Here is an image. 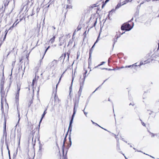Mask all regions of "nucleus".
Here are the masks:
<instances>
[{
  "instance_id": "nucleus-61",
  "label": "nucleus",
  "mask_w": 159,
  "mask_h": 159,
  "mask_svg": "<svg viewBox=\"0 0 159 159\" xmlns=\"http://www.w3.org/2000/svg\"><path fill=\"white\" fill-rule=\"evenodd\" d=\"M44 55H45V54H44ZM44 57V56H43V58Z\"/></svg>"
},
{
  "instance_id": "nucleus-23",
  "label": "nucleus",
  "mask_w": 159,
  "mask_h": 159,
  "mask_svg": "<svg viewBox=\"0 0 159 159\" xmlns=\"http://www.w3.org/2000/svg\"><path fill=\"white\" fill-rule=\"evenodd\" d=\"M130 67H132V65H130L129 66H126L125 67V68H130Z\"/></svg>"
},
{
  "instance_id": "nucleus-48",
  "label": "nucleus",
  "mask_w": 159,
  "mask_h": 159,
  "mask_svg": "<svg viewBox=\"0 0 159 159\" xmlns=\"http://www.w3.org/2000/svg\"><path fill=\"white\" fill-rule=\"evenodd\" d=\"M91 52H90V53H89V54H90V57H90V56H91Z\"/></svg>"
},
{
  "instance_id": "nucleus-41",
  "label": "nucleus",
  "mask_w": 159,
  "mask_h": 159,
  "mask_svg": "<svg viewBox=\"0 0 159 159\" xmlns=\"http://www.w3.org/2000/svg\"><path fill=\"white\" fill-rule=\"evenodd\" d=\"M125 68V67H124L122 66L120 68V69H122V68Z\"/></svg>"
},
{
  "instance_id": "nucleus-54",
  "label": "nucleus",
  "mask_w": 159,
  "mask_h": 159,
  "mask_svg": "<svg viewBox=\"0 0 159 159\" xmlns=\"http://www.w3.org/2000/svg\"><path fill=\"white\" fill-rule=\"evenodd\" d=\"M106 69V70H107V68H104L103 69Z\"/></svg>"
},
{
  "instance_id": "nucleus-5",
  "label": "nucleus",
  "mask_w": 159,
  "mask_h": 159,
  "mask_svg": "<svg viewBox=\"0 0 159 159\" xmlns=\"http://www.w3.org/2000/svg\"><path fill=\"white\" fill-rule=\"evenodd\" d=\"M4 106L6 110H7L8 108V104L6 102V101H5L1 102V110L2 112H4Z\"/></svg>"
},
{
  "instance_id": "nucleus-46",
  "label": "nucleus",
  "mask_w": 159,
  "mask_h": 159,
  "mask_svg": "<svg viewBox=\"0 0 159 159\" xmlns=\"http://www.w3.org/2000/svg\"><path fill=\"white\" fill-rule=\"evenodd\" d=\"M137 151H138V152H142L141 151H138V150H137Z\"/></svg>"
},
{
  "instance_id": "nucleus-8",
  "label": "nucleus",
  "mask_w": 159,
  "mask_h": 159,
  "mask_svg": "<svg viewBox=\"0 0 159 159\" xmlns=\"http://www.w3.org/2000/svg\"><path fill=\"white\" fill-rule=\"evenodd\" d=\"M20 89V87H18L15 98L16 103L17 105L19 103V93Z\"/></svg>"
},
{
  "instance_id": "nucleus-29",
  "label": "nucleus",
  "mask_w": 159,
  "mask_h": 159,
  "mask_svg": "<svg viewBox=\"0 0 159 159\" xmlns=\"http://www.w3.org/2000/svg\"><path fill=\"white\" fill-rule=\"evenodd\" d=\"M97 41H98V40H97L96 41V42H95V43H94V44L92 46V48H93L94 47V46L95 45V43L97 42Z\"/></svg>"
},
{
  "instance_id": "nucleus-37",
  "label": "nucleus",
  "mask_w": 159,
  "mask_h": 159,
  "mask_svg": "<svg viewBox=\"0 0 159 159\" xmlns=\"http://www.w3.org/2000/svg\"><path fill=\"white\" fill-rule=\"evenodd\" d=\"M48 49V48H47L46 49V50H45V52H44V54H45V53H46V52L47 51V50Z\"/></svg>"
},
{
  "instance_id": "nucleus-32",
  "label": "nucleus",
  "mask_w": 159,
  "mask_h": 159,
  "mask_svg": "<svg viewBox=\"0 0 159 159\" xmlns=\"http://www.w3.org/2000/svg\"><path fill=\"white\" fill-rule=\"evenodd\" d=\"M81 28L80 27H79V26H78V28H77V30H79Z\"/></svg>"
},
{
  "instance_id": "nucleus-17",
  "label": "nucleus",
  "mask_w": 159,
  "mask_h": 159,
  "mask_svg": "<svg viewBox=\"0 0 159 159\" xmlns=\"http://www.w3.org/2000/svg\"><path fill=\"white\" fill-rule=\"evenodd\" d=\"M115 11V10L114 9H113L111 10V11H110L109 12V14L108 15V17L109 19H110V14H111V12L112 11Z\"/></svg>"
},
{
  "instance_id": "nucleus-19",
  "label": "nucleus",
  "mask_w": 159,
  "mask_h": 159,
  "mask_svg": "<svg viewBox=\"0 0 159 159\" xmlns=\"http://www.w3.org/2000/svg\"><path fill=\"white\" fill-rule=\"evenodd\" d=\"M105 63V61H102L101 62V64H99V65H98L97 66H95V68H96L97 67H98V66H101V65H103V64Z\"/></svg>"
},
{
  "instance_id": "nucleus-7",
  "label": "nucleus",
  "mask_w": 159,
  "mask_h": 159,
  "mask_svg": "<svg viewBox=\"0 0 159 159\" xmlns=\"http://www.w3.org/2000/svg\"><path fill=\"white\" fill-rule=\"evenodd\" d=\"M57 61L54 60L49 64V66L51 68H54L57 66Z\"/></svg>"
},
{
  "instance_id": "nucleus-36",
  "label": "nucleus",
  "mask_w": 159,
  "mask_h": 159,
  "mask_svg": "<svg viewBox=\"0 0 159 159\" xmlns=\"http://www.w3.org/2000/svg\"><path fill=\"white\" fill-rule=\"evenodd\" d=\"M19 22H18L17 23H16V24L15 23V24H14V26H15Z\"/></svg>"
},
{
  "instance_id": "nucleus-22",
  "label": "nucleus",
  "mask_w": 159,
  "mask_h": 159,
  "mask_svg": "<svg viewBox=\"0 0 159 159\" xmlns=\"http://www.w3.org/2000/svg\"><path fill=\"white\" fill-rule=\"evenodd\" d=\"M137 63H135L133 65H132V67H136L137 66V65H136Z\"/></svg>"
},
{
  "instance_id": "nucleus-20",
  "label": "nucleus",
  "mask_w": 159,
  "mask_h": 159,
  "mask_svg": "<svg viewBox=\"0 0 159 159\" xmlns=\"http://www.w3.org/2000/svg\"><path fill=\"white\" fill-rule=\"evenodd\" d=\"M18 116L19 117V120H18V122L19 123L20 120V112L18 111Z\"/></svg>"
},
{
  "instance_id": "nucleus-51",
  "label": "nucleus",
  "mask_w": 159,
  "mask_h": 159,
  "mask_svg": "<svg viewBox=\"0 0 159 159\" xmlns=\"http://www.w3.org/2000/svg\"><path fill=\"white\" fill-rule=\"evenodd\" d=\"M150 156L151 157H152L153 158H154V157H152V156Z\"/></svg>"
},
{
  "instance_id": "nucleus-38",
  "label": "nucleus",
  "mask_w": 159,
  "mask_h": 159,
  "mask_svg": "<svg viewBox=\"0 0 159 159\" xmlns=\"http://www.w3.org/2000/svg\"><path fill=\"white\" fill-rule=\"evenodd\" d=\"M98 88H97L93 92V93H94L98 89Z\"/></svg>"
},
{
  "instance_id": "nucleus-4",
  "label": "nucleus",
  "mask_w": 159,
  "mask_h": 159,
  "mask_svg": "<svg viewBox=\"0 0 159 159\" xmlns=\"http://www.w3.org/2000/svg\"><path fill=\"white\" fill-rule=\"evenodd\" d=\"M61 77L59 79V81L58 83L56 85V89L54 91V92H53V93H54V98L55 102H56L58 103H59V99L57 96V88L58 84V83H59L60 80H61Z\"/></svg>"
},
{
  "instance_id": "nucleus-15",
  "label": "nucleus",
  "mask_w": 159,
  "mask_h": 159,
  "mask_svg": "<svg viewBox=\"0 0 159 159\" xmlns=\"http://www.w3.org/2000/svg\"><path fill=\"white\" fill-rule=\"evenodd\" d=\"M150 134L152 138L154 137L155 136H157V134H154L151 132H150Z\"/></svg>"
},
{
  "instance_id": "nucleus-2",
  "label": "nucleus",
  "mask_w": 159,
  "mask_h": 159,
  "mask_svg": "<svg viewBox=\"0 0 159 159\" xmlns=\"http://www.w3.org/2000/svg\"><path fill=\"white\" fill-rule=\"evenodd\" d=\"M87 71H86L84 73V74L83 75V78L81 79L80 80V88L79 90V91L78 92V95H79V96L80 97L81 94V93L82 92V89L83 88L84 85V83L85 81V75L87 73Z\"/></svg>"
},
{
  "instance_id": "nucleus-16",
  "label": "nucleus",
  "mask_w": 159,
  "mask_h": 159,
  "mask_svg": "<svg viewBox=\"0 0 159 159\" xmlns=\"http://www.w3.org/2000/svg\"><path fill=\"white\" fill-rule=\"evenodd\" d=\"M46 110L44 112H43V114L42 115V118H41V119L40 120V123H39V124H40V122L41 121H42V119L43 118V117H44V116L45 115L46 113Z\"/></svg>"
},
{
  "instance_id": "nucleus-14",
  "label": "nucleus",
  "mask_w": 159,
  "mask_h": 159,
  "mask_svg": "<svg viewBox=\"0 0 159 159\" xmlns=\"http://www.w3.org/2000/svg\"><path fill=\"white\" fill-rule=\"evenodd\" d=\"M55 36H53V38H51L50 40V41L52 43H53L55 41Z\"/></svg>"
},
{
  "instance_id": "nucleus-1",
  "label": "nucleus",
  "mask_w": 159,
  "mask_h": 159,
  "mask_svg": "<svg viewBox=\"0 0 159 159\" xmlns=\"http://www.w3.org/2000/svg\"><path fill=\"white\" fill-rule=\"evenodd\" d=\"M0 67L2 68L3 70V76L1 80V93L2 96H3L4 95V84L5 82V80L4 77V66L2 64L1 65Z\"/></svg>"
},
{
  "instance_id": "nucleus-26",
  "label": "nucleus",
  "mask_w": 159,
  "mask_h": 159,
  "mask_svg": "<svg viewBox=\"0 0 159 159\" xmlns=\"http://www.w3.org/2000/svg\"><path fill=\"white\" fill-rule=\"evenodd\" d=\"M35 80H36V79L35 78H34L33 80V83H32V85H34V81H35Z\"/></svg>"
},
{
  "instance_id": "nucleus-25",
  "label": "nucleus",
  "mask_w": 159,
  "mask_h": 159,
  "mask_svg": "<svg viewBox=\"0 0 159 159\" xmlns=\"http://www.w3.org/2000/svg\"><path fill=\"white\" fill-rule=\"evenodd\" d=\"M95 124L96 125H98V126H99L100 127H101L102 128V129H104V130H106V129H104V128H102V127H101L99 125H98L96 123H95Z\"/></svg>"
},
{
  "instance_id": "nucleus-13",
  "label": "nucleus",
  "mask_w": 159,
  "mask_h": 159,
  "mask_svg": "<svg viewBox=\"0 0 159 159\" xmlns=\"http://www.w3.org/2000/svg\"><path fill=\"white\" fill-rule=\"evenodd\" d=\"M74 77H75L74 75H72V82H71V85L70 88V94L72 90V86L73 82L74 80Z\"/></svg>"
},
{
  "instance_id": "nucleus-55",
  "label": "nucleus",
  "mask_w": 159,
  "mask_h": 159,
  "mask_svg": "<svg viewBox=\"0 0 159 159\" xmlns=\"http://www.w3.org/2000/svg\"><path fill=\"white\" fill-rule=\"evenodd\" d=\"M133 149H134V150H135V149H135V148H133Z\"/></svg>"
},
{
  "instance_id": "nucleus-58",
  "label": "nucleus",
  "mask_w": 159,
  "mask_h": 159,
  "mask_svg": "<svg viewBox=\"0 0 159 159\" xmlns=\"http://www.w3.org/2000/svg\"><path fill=\"white\" fill-rule=\"evenodd\" d=\"M147 1H150V0H146Z\"/></svg>"
},
{
  "instance_id": "nucleus-52",
  "label": "nucleus",
  "mask_w": 159,
  "mask_h": 159,
  "mask_svg": "<svg viewBox=\"0 0 159 159\" xmlns=\"http://www.w3.org/2000/svg\"><path fill=\"white\" fill-rule=\"evenodd\" d=\"M125 157L126 159H127V158L125 156Z\"/></svg>"
},
{
  "instance_id": "nucleus-43",
  "label": "nucleus",
  "mask_w": 159,
  "mask_h": 159,
  "mask_svg": "<svg viewBox=\"0 0 159 159\" xmlns=\"http://www.w3.org/2000/svg\"><path fill=\"white\" fill-rule=\"evenodd\" d=\"M105 4H103L102 5V8H103V7L105 5Z\"/></svg>"
},
{
  "instance_id": "nucleus-42",
  "label": "nucleus",
  "mask_w": 159,
  "mask_h": 159,
  "mask_svg": "<svg viewBox=\"0 0 159 159\" xmlns=\"http://www.w3.org/2000/svg\"><path fill=\"white\" fill-rule=\"evenodd\" d=\"M96 24V21L95 22V23L94 24V26H95Z\"/></svg>"
},
{
  "instance_id": "nucleus-35",
  "label": "nucleus",
  "mask_w": 159,
  "mask_h": 159,
  "mask_svg": "<svg viewBox=\"0 0 159 159\" xmlns=\"http://www.w3.org/2000/svg\"><path fill=\"white\" fill-rule=\"evenodd\" d=\"M69 140H70V146H71V139L70 138L69 139Z\"/></svg>"
},
{
  "instance_id": "nucleus-40",
  "label": "nucleus",
  "mask_w": 159,
  "mask_h": 159,
  "mask_svg": "<svg viewBox=\"0 0 159 159\" xmlns=\"http://www.w3.org/2000/svg\"><path fill=\"white\" fill-rule=\"evenodd\" d=\"M13 136L14 138L15 139V134H13Z\"/></svg>"
},
{
  "instance_id": "nucleus-50",
  "label": "nucleus",
  "mask_w": 159,
  "mask_h": 159,
  "mask_svg": "<svg viewBox=\"0 0 159 159\" xmlns=\"http://www.w3.org/2000/svg\"><path fill=\"white\" fill-rule=\"evenodd\" d=\"M150 156L151 157H152L153 158H154V157H152V156Z\"/></svg>"
},
{
  "instance_id": "nucleus-18",
  "label": "nucleus",
  "mask_w": 159,
  "mask_h": 159,
  "mask_svg": "<svg viewBox=\"0 0 159 159\" xmlns=\"http://www.w3.org/2000/svg\"><path fill=\"white\" fill-rule=\"evenodd\" d=\"M8 30H6L5 31V34L4 36V38H3V40H4L6 38V35H7V33H8Z\"/></svg>"
},
{
  "instance_id": "nucleus-3",
  "label": "nucleus",
  "mask_w": 159,
  "mask_h": 159,
  "mask_svg": "<svg viewBox=\"0 0 159 159\" xmlns=\"http://www.w3.org/2000/svg\"><path fill=\"white\" fill-rule=\"evenodd\" d=\"M133 27L129 23H125L121 26V29L122 30L129 31Z\"/></svg>"
},
{
  "instance_id": "nucleus-28",
  "label": "nucleus",
  "mask_w": 159,
  "mask_h": 159,
  "mask_svg": "<svg viewBox=\"0 0 159 159\" xmlns=\"http://www.w3.org/2000/svg\"><path fill=\"white\" fill-rule=\"evenodd\" d=\"M63 44V43L62 42H60V45L61 46Z\"/></svg>"
},
{
  "instance_id": "nucleus-6",
  "label": "nucleus",
  "mask_w": 159,
  "mask_h": 159,
  "mask_svg": "<svg viewBox=\"0 0 159 159\" xmlns=\"http://www.w3.org/2000/svg\"><path fill=\"white\" fill-rule=\"evenodd\" d=\"M129 2L128 0H125L124 1L122 2H120L116 6L115 9H117L120 7L121 6L126 4L128 2Z\"/></svg>"
},
{
  "instance_id": "nucleus-11",
  "label": "nucleus",
  "mask_w": 159,
  "mask_h": 159,
  "mask_svg": "<svg viewBox=\"0 0 159 159\" xmlns=\"http://www.w3.org/2000/svg\"><path fill=\"white\" fill-rule=\"evenodd\" d=\"M6 118H4V129L3 130L4 134L5 133L6 134Z\"/></svg>"
},
{
  "instance_id": "nucleus-49",
  "label": "nucleus",
  "mask_w": 159,
  "mask_h": 159,
  "mask_svg": "<svg viewBox=\"0 0 159 159\" xmlns=\"http://www.w3.org/2000/svg\"><path fill=\"white\" fill-rule=\"evenodd\" d=\"M50 48V46H49L47 48H48H48Z\"/></svg>"
},
{
  "instance_id": "nucleus-57",
  "label": "nucleus",
  "mask_w": 159,
  "mask_h": 159,
  "mask_svg": "<svg viewBox=\"0 0 159 159\" xmlns=\"http://www.w3.org/2000/svg\"><path fill=\"white\" fill-rule=\"evenodd\" d=\"M125 33V32H124V33H122L121 34H123V33Z\"/></svg>"
},
{
  "instance_id": "nucleus-27",
  "label": "nucleus",
  "mask_w": 159,
  "mask_h": 159,
  "mask_svg": "<svg viewBox=\"0 0 159 159\" xmlns=\"http://www.w3.org/2000/svg\"><path fill=\"white\" fill-rule=\"evenodd\" d=\"M72 7V6H68L67 5V8H71Z\"/></svg>"
},
{
  "instance_id": "nucleus-44",
  "label": "nucleus",
  "mask_w": 159,
  "mask_h": 159,
  "mask_svg": "<svg viewBox=\"0 0 159 159\" xmlns=\"http://www.w3.org/2000/svg\"><path fill=\"white\" fill-rule=\"evenodd\" d=\"M91 121H92V123H93V124H95V122H94L92 120H91Z\"/></svg>"
},
{
  "instance_id": "nucleus-31",
  "label": "nucleus",
  "mask_w": 159,
  "mask_h": 159,
  "mask_svg": "<svg viewBox=\"0 0 159 159\" xmlns=\"http://www.w3.org/2000/svg\"><path fill=\"white\" fill-rule=\"evenodd\" d=\"M141 123H142V125L143 126H145V124H144V122H142Z\"/></svg>"
},
{
  "instance_id": "nucleus-63",
  "label": "nucleus",
  "mask_w": 159,
  "mask_h": 159,
  "mask_svg": "<svg viewBox=\"0 0 159 159\" xmlns=\"http://www.w3.org/2000/svg\"><path fill=\"white\" fill-rule=\"evenodd\" d=\"M8 152H9V154L10 155V153H9V151H8Z\"/></svg>"
},
{
  "instance_id": "nucleus-21",
  "label": "nucleus",
  "mask_w": 159,
  "mask_h": 159,
  "mask_svg": "<svg viewBox=\"0 0 159 159\" xmlns=\"http://www.w3.org/2000/svg\"><path fill=\"white\" fill-rule=\"evenodd\" d=\"M14 24H15V23H14L13 24V25L12 26H11L10 28H9V29L8 30H11V29H12L13 28V27H14Z\"/></svg>"
},
{
  "instance_id": "nucleus-33",
  "label": "nucleus",
  "mask_w": 159,
  "mask_h": 159,
  "mask_svg": "<svg viewBox=\"0 0 159 159\" xmlns=\"http://www.w3.org/2000/svg\"><path fill=\"white\" fill-rule=\"evenodd\" d=\"M109 0H106V1H105V3L106 4L107 3L109 2Z\"/></svg>"
},
{
  "instance_id": "nucleus-53",
  "label": "nucleus",
  "mask_w": 159,
  "mask_h": 159,
  "mask_svg": "<svg viewBox=\"0 0 159 159\" xmlns=\"http://www.w3.org/2000/svg\"><path fill=\"white\" fill-rule=\"evenodd\" d=\"M130 147H132V145H130Z\"/></svg>"
},
{
  "instance_id": "nucleus-34",
  "label": "nucleus",
  "mask_w": 159,
  "mask_h": 159,
  "mask_svg": "<svg viewBox=\"0 0 159 159\" xmlns=\"http://www.w3.org/2000/svg\"><path fill=\"white\" fill-rule=\"evenodd\" d=\"M42 146L41 145L39 146V150H41L42 149Z\"/></svg>"
},
{
  "instance_id": "nucleus-10",
  "label": "nucleus",
  "mask_w": 159,
  "mask_h": 159,
  "mask_svg": "<svg viewBox=\"0 0 159 159\" xmlns=\"http://www.w3.org/2000/svg\"><path fill=\"white\" fill-rule=\"evenodd\" d=\"M151 61H152V60H151L150 59H148L146 61H145L144 62L141 61L140 62L139 65H138V66H141L142 65L145 64H147V63H148L150 62Z\"/></svg>"
},
{
  "instance_id": "nucleus-64",
  "label": "nucleus",
  "mask_w": 159,
  "mask_h": 159,
  "mask_svg": "<svg viewBox=\"0 0 159 159\" xmlns=\"http://www.w3.org/2000/svg\"><path fill=\"white\" fill-rule=\"evenodd\" d=\"M125 142H126V143H127V142L126 141H125Z\"/></svg>"
},
{
  "instance_id": "nucleus-62",
  "label": "nucleus",
  "mask_w": 159,
  "mask_h": 159,
  "mask_svg": "<svg viewBox=\"0 0 159 159\" xmlns=\"http://www.w3.org/2000/svg\"><path fill=\"white\" fill-rule=\"evenodd\" d=\"M19 141L20 142V138H19Z\"/></svg>"
},
{
  "instance_id": "nucleus-24",
  "label": "nucleus",
  "mask_w": 159,
  "mask_h": 159,
  "mask_svg": "<svg viewBox=\"0 0 159 159\" xmlns=\"http://www.w3.org/2000/svg\"><path fill=\"white\" fill-rule=\"evenodd\" d=\"M83 111H84V114H85V115L87 116V114H88V113L87 112H86L84 111V110Z\"/></svg>"
},
{
  "instance_id": "nucleus-9",
  "label": "nucleus",
  "mask_w": 159,
  "mask_h": 159,
  "mask_svg": "<svg viewBox=\"0 0 159 159\" xmlns=\"http://www.w3.org/2000/svg\"><path fill=\"white\" fill-rule=\"evenodd\" d=\"M78 101L75 103L73 113V114H74V115H75L76 112V109L78 108Z\"/></svg>"
},
{
  "instance_id": "nucleus-59",
  "label": "nucleus",
  "mask_w": 159,
  "mask_h": 159,
  "mask_svg": "<svg viewBox=\"0 0 159 159\" xmlns=\"http://www.w3.org/2000/svg\"><path fill=\"white\" fill-rule=\"evenodd\" d=\"M157 0H152L153 1H157Z\"/></svg>"
},
{
  "instance_id": "nucleus-60",
  "label": "nucleus",
  "mask_w": 159,
  "mask_h": 159,
  "mask_svg": "<svg viewBox=\"0 0 159 159\" xmlns=\"http://www.w3.org/2000/svg\"><path fill=\"white\" fill-rule=\"evenodd\" d=\"M44 55H45V54H44ZM44 57V56H43V58Z\"/></svg>"
},
{
  "instance_id": "nucleus-56",
  "label": "nucleus",
  "mask_w": 159,
  "mask_h": 159,
  "mask_svg": "<svg viewBox=\"0 0 159 159\" xmlns=\"http://www.w3.org/2000/svg\"><path fill=\"white\" fill-rule=\"evenodd\" d=\"M109 70H111V69H108Z\"/></svg>"
},
{
  "instance_id": "nucleus-30",
  "label": "nucleus",
  "mask_w": 159,
  "mask_h": 159,
  "mask_svg": "<svg viewBox=\"0 0 159 159\" xmlns=\"http://www.w3.org/2000/svg\"><path fill=\"white\" fill-rule=\"evenodd\" d=\"M71 0H67L68 3H70L71 2Z\"/></svg>"
},
{
  "instance_id": "nucleus-12",
  "label": "nucleus",
  "mask_w": 159,
  "mask_h": 159,
  "mask_svg": "<svg viewBox=\"0 0 159 159\" xmlns=\"http://www.w3.org/2000/svg\"><path fill=\"white\" fill-rule=\"evenodd\" d=\"M75 115H74V114H73V115H72V118H71V119L70 121L69 128H70V127L71 128V127H72L71 124L73 122V120Z\"/></svg>"
},
{
  "instance_id": "nucleus-47",
  "label": "nucleus",
  "mask_w": 159,
  "mask_h": 159,
  "mask_svg": "<svg viewBox=\"0 0 159 159\" xmlns=\"http://www.w3.org/2000/svg\"><path fill=\"white\" fill-rule=\"evenodd\" d=\"M119 143H117V146H118V145L119 146Z\"/></svg>"
},
{
  "instance_id": "nucleus-39",
  "label": "nucleus",
  "mask_w": 159,
  "mask_h": 159,
  "mask_svg": "<svg viewBox=\"0 0 159 159\" xmlns=\"http://www.w3.org/2000/svg\"><path fill=\"white\" fill-rule=\"evenodd\" d=\"M79 55H80V54H78V53L77 54V58H78L79 57Z\"/></svg>"
},
{
  "instance_id": "nucleus-45",
  "label": "nucleus",
  "mask_w": 159,
  "mask_h": 159,
  "mask_svg": "<svg viewBox=\"0 0 159 159\" xmlns=\"http://www.w3.org/2000/svg\"><path fill=\"white\" fill-rule=\"evenodd\" d=\"M52 28H53L54 29H55V28L54 26H52Z\"/></svg>"
}]
</instances>
